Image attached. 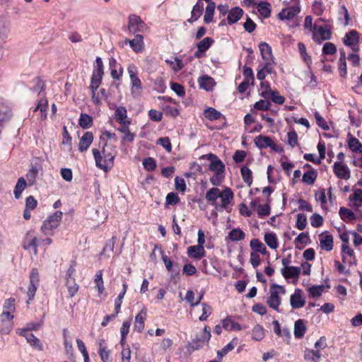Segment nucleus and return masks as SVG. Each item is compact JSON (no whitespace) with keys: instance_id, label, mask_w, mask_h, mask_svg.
Segmentation results:
<instances>
[{"instance_id":"f257e3e1","label":"nucleus","mask_w":362,"mask_h":362,"mask_svg":"<svg viewBox=\"0 0 362 362\" xmlns=\"http://www.w3.org/2000/svg\"><path fill=\"white\" fill-rule=\"evenodd\" d=\"M205 198L218 211L225 210L230 213L232 210L230 205L234 194L230 187H225L222 191L218 187H212L206 192Z\"/></svg>"},{"instance_id":"f03ea898","label":"nucleus","mask_w":362,"mask_h":362,"mask_svg":"<svg viewBox=\"0 0 362 362\" xmlns=\"http://www.w3.org/2000/svg\"><path fill=\"white\" fill-rule=\"evenodd\" d=\"M103 144L102 150L93 148L92 153L95 161V165L107 172L114 165V160L117 155L116 147L114 145L108 144L107 142Z\"/></svg>"},{"instance_id":"7ed1b4c3","label":"nucleus","mask_w":362,"mask_h":362,"mask_svg":"<svg viewBox=\"0 0 362 362\" xmlns=\"http://www.w3.org/2000/svg\"><path fill=\"white\" fill-rule=\"evenodd\" d=\"M62 216L63 213L61 211H57L49 215L42 223L40 228L41 232L45 235H52L54 230L59 226L62 220Z\"/></svg>"},{"instance_id":"20e7f679","label":"nucleus","mask_w":362,"mask_h":362,"mask_svg":"<svg viewBox=\"0 0 362 362\" xmlns=\"http://www.w3.org/2000/svg\"><path fill=\"white\" fill-rule=\"evenodd\" d=\"M269 293L270 295L267 300V305L269 308L279 312V306L281 303L280 295H284L286 293L284 286L273 284L270 286Z\"/></svg>"},{"instance_id":"39448f33","label":"nucleus","mask_w":362,"mask_h":362,"mask_svg":"<svg viewBox=\"0 0 362 362\" xmlns=\"http://www.w3.org/2000/svg\"><path fill=\"white\" fill-rule=\"evenodd\" d=\"M104 75V66L103 62L100 57H98L95 59V64L93 70L90 77V84L89 89L90 92L98 90V88L102 83L103 77Z\"/></svg>"},{"instance_id":"423d86ee","label":"nucleus","mask_w":362,"mask_h":362,"mask_svg":"<svg viewBox=\"0 0 362 362\" xmlns=\"http://www.w3.org/2000/svg\"><path fill=\"white\" fill-rule=\"evenodd\" d=\"M127 72L130 78L131 93L134 98L139 97L141 93L142 83L138 76V68L134 64L131 63L127 66Z\"/></svg>"},{"instance_id":"0eeeda50","label":"nucleus","mask_w":362,"mask_h":362,"mask_svg":"<svg viewBox=\"0 0 362 362\" xmlns=\"http://www.w3.org/2000/svg\"><path fill=\"white\" fill-rule=\"evenodd\" d=\"M254 142L255 146L259 149L269 148L272 151L279 153L284 152V148L280 145H277L269 136L258 135L255 138Z\"/></svg>"},{"instance_id":"6e6552de","label":"nucleus","mask_w":362,"mask_h":362,"mask_svg":"<svg viewBox=\"0 0 362 362\" xmlns=\"http://www.w3.org/2000/svg\"><path fill=\"white\" fill-rule=\"evenodd\" d=\"M332 37V31L328 25H314L313 30V40L317 44L329 40Z\"/></svg>"},{"instance_id":"1a4fd4ad","label":"nucleus","mask_w":362,"mask_h":362,"mask_svg":"<svg viewBox=\"0 0 362 362\" xmlns=\"http://www.w3.org/2000/svg\"><path fill=\"white\" fill-rule=\"evenodd\" d=\"M30 284L28 287L27 296L28 300L27 304L30 303V301L34 299L36 291L40 285V274L37 268H33L30 274Z\"/></svg>"},{"instance_id":"9d476101","label":"nucleus","mask_w":362,"mask_h":362,"mask_svg":"<svg viewBox=\"0 0 362 362\" xmlns=\"http://www.w3.org/2000/svg\"><path fill=\"white\" fill-rule=\"evenodd\" d=\"M211 338V329L209 326H205L203 332L197 335L195 339H192L190 343V346L193 350H198L203 347V346L208 343Z\"/></svg>"},{"instance_id":"9b49d317","label":"nucleus","mask_w":362,"mask_h":362,"mask_svg":"<svg viewBox=\"0 0 362 362\" xmlns=\"http://www.w3.org/2000/svg\"><path fill=\"white\" fill-rule=\"evenodd\" d=\"M13 315L8 313H2L0 315V332L8 334L12 330L13 326Z\"/></svg>"},{"instance_id":"f8f14e48","label":"nucleus","mask_w":362,"mask_h":362,"mask_svg":"<svg viewBox=\"0 0 362 362\" xmlns=\"http://www.w3.org/2000/svg\"><path fill=\"white\" fill-rule=\"evenodd\" d=\"M146 23L141 18L135 14H131L129 16L128 30L130 33H136L142 31L146 28Z\"/></svg>"},{"instance_id":"ddd939ff","label":"nucleus","mask_w":362,"mask_h":362,"mask_svg":"<svg viewBox=\"0 0 362 362\" xmlns=\"http://www.w3.org/2000/svg\"><path fill=\"white\" fill-rule=\"evenodd\" d=\"M333 171L339 179L348 180L350 178L351 173L348 166L341 162L337 161L334 163Z\"/></svg>"},{"instance_id":"4468645a","label":"nucleus","mask_w":362,"mask_h":362,"mask_svg":"<svg viewBox=\"0 0 362 362\" xmlns=\"http://www.w3.org/2000/svg\"><path fill=\"white\" fill-rule=\"evenodd\" d=\"M35 232L34 230H28L23 240V247L24 250H32L35 255L38 253L36 245H35Z\"/></svg>"},{"instance_id":"2eb2a0df","label":"nucleus","mask_w":362,"mask_h":362,"mask_svg":"<svg viewBox=\"0 0 362 362\" xmlns=\"http://www.w3.org/2000/svg\"><path fill=\"white\" fill-rule=\"evenodd\" d=\"M209 160H210L211 163L209 165V169L214 173H224L225 170V165L218 158L217 156L213 153H209L207 155Z\"/></svg>"},{"instance_id":"dca6fc26","label":"nucleus","mask_w":362,"mask_h":362,"mask_svg":"<svg viewBox=\"0 0 362 362\" xmlns=\"http://www.w3.org/2000/svg\"><path fill=\"white\" fill-rule=\"evenodd\" d=\"M93 138L91 132H86L79 140L78 151L82 153L86 151L93 143Z\"/></svg>"},{"instance_id":"f3484780","label":"nucleus","mask_w":362,"mask_h":362,"mask_svg":"<svg viewBox=\"0 0 362 362\" xmlns=\"http://www.w3.org/2000/svg\"><path fill=\"white\" fill-rule=\"evenodd\" d=\"M124 44H129L132 49L136 52L139 53L144 49V37L141 35H136L133 40L126 39L124 40Z\"/></svg>"},{"instance_id":"a211bd4d","label":"nucleus","mask_w":362,"mask_h":362,"mask_svg":"<svg viewBox=\"0 0 362 362\" xmlns=\"http://www.w3.org/2000/svg\"><path fill=\"white\" fill-rule=\"evenodd\" d=\"M147 316L146 308H143L136 315L134 324V329L139 333L143 332L144 329V323Z\"/></svg>"},{"instance_id":"6ab92c4d","label":"nucleus","mask_w":362,"mask_h":362,"mask_svg":"<svg viewBox=\"0 0 362 362\" xmlns=\"http://www.w3.org/2000/svg\"><path fill=\"white\" fill-rule=\"evenodd\" d=\"M341 252L343 254H346L349 257V258H347L344 255H342V261L344 264H347L349 265L356 264L354 251L349 247V244H342Z\"/></svg>"},{"instance_id":"aec40b11","label":"nucleus","mask_w":362,"mask_h":362,"mask_svg":"<svg viewBox=\"0 0 362 362\" xmlns=\"http://www.w3.org/2000/svg\"><path fill=\"white\" fill-rule=\"evenodd\" d=\"M301 290L297 288L294 293L291 296L290 303L292 308L298 309L303 308L305 304V300L301 295Z\"/></svg>"},{"instance_id":"412c9836","label":"nucleus","mask_w":362,"mask_h":362,"mask_svg":"<svg viewBox=\"0 0 362 362\" xmlns=\"http://www.w3.org/2000/svg\"><path fill=\"white\" fill-rule=\"evenodd\" d=\"M300 11L298 6H291L284 8L278 14L279 19L281 21L291 20L297 16Z\"/></svg>"},{"instance_id":"4be33fe9","label":"nucleus","mask_w":362,"mask_h":362,"mask_svg":"<svg viewBox=\"0 0 362 362\" xmlns=\"http://www.w3.org/2000/svg\"><path fill=\"white\" fill-rule=\"evenodd\" d=\"M343 42L346 46H355L359 43V33L355 30L346 33L343 38Z\"/></svg>"},{"instance_id":"5701e85b","label":"nucleus","mask_w":362,"mask_h":362,"mask_svg":"<svg viewBox=\"0 0 362 362\" xmlns=\"http://www.w3.org/2000/svg\"><path fill=\"white\" fill-rule=\"evenodd\" d=\"M243 13L244 11L241 8L238 6L233 7L228 11L227 17L228 23L232 25L237 23L243 17Z\"/></svg>"},{"instance_id":"b1692460","label":"nucleus","mask_w":362,"mask_h":362,"mask_svg":"<svg viewBox=\"0 0 362 362\" xmlns=\"http://www.w3.org/2000/svg\"><path fill=\"white\" fill-rule=\"evenodd\" d=\"M98 354L103 362H111L110 350L108 349L106 341L102 339L99 342Z\"/></svg>"},{"instance_id":"393cba45","label":"nucleus","mask_w":362,"mask_h":362,"mask_svg":"<svg viewBox=\"0 0 362 362\" xmlns=\"http://www.w3.org/2000/svg\"><path fill=\"white\" fill-rule=\"evenodd\" d=\"M259 48L264 61H273L272 47L268 43L265 42H260Z\"/></svg>"},{"instance_id":"a878e982","label":"nucleus","mask_w":362,"mask_h":362,"mask_svg":"<svg viewBox=\"0 0 362 362\" xmlns=\"http://www.w3.org/2000/svg\"><path fill=\"white\" fill-rule=\"evenodd\" d=\"M203 11L204 3L202 1V0H198L192 8L191 12V18L188 20V22L192 23L197 21L202 15Z\"/></svg>"},{"instance_id":"bb28decb","label":"nucleus","mask_w":362,"mask_h":362,"mask_svg":"<svg viewBox=\"0 0 362 362\" xmlns=\"http://www.w3.org/2000/svg\"><path fill=\"white\" fill-rule=\"evenodd\" d=\"M307 330L305 320L303 319H298L294 323V331L293 334L296 339H302Z\"/></svg>"},{"instance_id":"cd10ccee","label":"nucleus","mask_w":362,"mask_h":362,"mask_svg":"<svg viewBox=\"0 0 362 362\" xmlns=\"http://www.w3.org/2000/svg\"><path fill=\"white\" fill-rule=\"evenodd\" d=\"M281 274L286 279L299 277L300 274V268L294 266H290L288 268H282Z\"/></svg>"},{"instance_id":"c85d7f7f","label":"nucleus","mask_w":362,"mask_h":362,"mask_svg":"<svg viewBox=\"0 0 362 362\" xmlns=\"http://www.w3.org/2000/svg\"><path fill=\"white\" fill-rule=\"evenodd\" d=\"M322 354L319 350H313L305 349L304 351V359L308 362H319L321 359Z\"/></svg>"},{"instance_id":"c756f323","label":"nucleus","mask_w":362,"mask_h":362,"mask_svg":"<svg viewBox=\"0 0 362 362\" xmlns=\"http://www.w3.org/2000/svg\"><path fill=\"white\" fill-rule=\"evenodd\" d=\"M320 243L321 248L327 252L333 249V236L330 234L320 235Z\"/></svg>"},{"instance_id":"7c9ffc66","label":"nucleus","mask_w":362,"mask_h":362,"mask_svg":"<svg viewBox=\"0 0 362 362\" xmlns=\"http://www.w3.org/2000/svg\"><path fill=\"white\" fill-rule=\"evenodd\" d=\"M310 242L308 233H300L295 239L294 243L296 249L302 250Z\"/></svg>"},{"instance_id":"2f4dec72","label":"nucleus","mask_w":362,"mask_h":362,"mask_svg":"<svg viewBox=\"0 0 362 362\" xmlns=\"http://www.w3.org/2000/svg\"><path fill=\"white\" fill-rule=\"evenodd\" d=\"M264 240L271 249L275 250L279 247L278 238L274 232L266 233L264 235Z\"/></svg>"},{"instance_id":"473e14b6","label":"nucleus","mask_w":362,"mask_h":362,"mask_svg":"<svg viewBox=\"0 0 362 362\" xmlns=\"http://www.w3.org/2000/svg\"><path fill=\"white\" fill-rule=\"evenodd\" d=\"M115 119L119 123H124V122L131 120L127 117V110L124 106H119L115 111Z\"/></svg>"},{"instance_id":"72a5a7b5","label":"nucleus","mask_w":362,"mask_h":362,"mask_svg":"<svg viewBox=\"0 0 362 362\" xmlns=\"http://www.w3.org/2000/svg\"><path fill=\"white\" fill-rule=\"evenodd\" d=\"M222 324L223 327L227 331H240L242 329L240 325L233 321L230 317L223 319Z\"/></svg>"},{"instance_id":"f704fd0d","label":"nucleus","mask_w":362,"mask_h":362,"mask_svg":"<svg viewBox=\"0 0 362 362\" xmlns=\"http://www.w3.org/2000/svg\"><path fill=\"white\" fill-rule=\"evenodd\" d=\"M250 246L255 252H260L262 255H266L268 252L264 245L257 238L252 239L250 243Z\"/></svg>"},{"instance_id":"c9c22d12","label":"nucleus","mask_w":362,"mask_h":362,"mask_svg":"<svg viewBox=\"0 0 362 362\" xmlns=\"http://www.w3.org/2000/svg\"><path fill=\"white\" fill-rule=\"evenodd\" d=\"M204 248L199 247L197 245L189 246L187 248V255L189 257L194 259H200L205 255Z\"/></svg>"},{"instance_id":"e433bc0d","label":"nucleus","mask_w":362,"mask_h":362,"mask_svg":"<svg viewBox=\"0 0 362 362\" xmlns=\"http://www.w3.org/2000/svg\"><path fill=\"white\" fill-rule=\"evenodd\" d=\"M257 9L260 15L264 18L271 16V4L267 1H261L257 6Z\"/></svg>"},{"instance_id":"4c0bfd02","label":"nucleus","mask_w":362,"mask_h":362,"mask_svg":"<svg viewBox=\"0 0 362 362\" xmlns=\"http://www.w3.org/2000/svg\"><path fill=\"white\" fill-rule=\"evenodd\" d=\"M339 214L340 218L345 222L356 219V214L351 209L346 207H340Z\"/></svg>"},{"instance_id":"58836bf2","label":"nucleus","mask_w":362,"mask_h":362,"mask_svg":"<svg viewBox=\"0 0 362 362\" xmlns=\"http://www.w3.org/2000/svg\"><path fill=\"white\" fill-rule=\"evenodd\" d=\"M93 117L86 113H81L78 119V124L83 129H89L93 126Z\"/></svg>"},{"instance_id":"ea45409f","label":"nucleus","mask_w":362,"mask_h":362,"mask_svg":"<svg viewBox=\"0 0 362 362\" xmlns=\"http://www.w3.org/2000/svg\"><path fill=\"white\" fill-rule=\"evenodd\" d=\"M198 83L199 87L206 90H210L213 88L214 79L209 76H202L199 78Z\"/></svg>"},{"instance_id":"a19ab883","label":"nucleus","mask_w":362,"mask_h":362,"mask_svg":"<svg viewBox=\"0 0 362 362\" xmlns=\"http://www.w3.org/2000/svg\"><path fill=\"white\" fill-rule=\"evenodd\" d=\"M30 83L33 84V86L30 88V90L33 92L40 93L45 90V83L40 76L34 78Z\"/></svg>"},{"instance_id":"79ce46f5","label":"nucleus","mask_w":362,"mask_h":362,"mask_svg":"<svg viewBox=\"0 0 362 362\" xmlns=\"http://www.w3.org/2000/svg\"><path fill=\"white\" fill-rule=\"evenodd\" d=\"M238 344V339L233 338L228 344L223 346L221 350L218 351V356L221 358L226 356L229 351L235 349Z\"/></svg>"},{"instance_id":"37998d69","label":"nucleus","mask_w":362,"mask_h":362,"mask_svg":"<svg viewBox=\"0 0 362 362\" xmlns=\"http://www.w3.org/2000/svg\"><path fill=\"white\" fill-rule=\"evenodd\" d=\"M103 274V270H98L96 272V274L94 278V283L95 285V288H97L99 295H101L102 293H103V292L105 291Z\"/></svg>"},{"instance_id":"c03bdc74","label":"nucleus","mask_w":362,"mask_h":362,"mask_svg":"<svg viewBox=\"0 0 362 362\" xmlns=\"http://www.w3.org/2000/svg\"><path fill=\"white\" fill-rule=\"evenodd\" d=\"M265 337V329L264 327L257 324L252 330V338L255 341H261Z\"/></svg>"},{"instance_id":"a18cd8bd","label":"nucleus","mask_w":362,"mask_h":362,"mask_svg":"<svg viewBox=\"0 0 362 362\" xmlns=\"http://www.w3.org/2000/svg\"><path fill=\"white\" fill-rule=\"evenodd\" d=\"M349 200L354 205L360 207L362 206V189H354L353 194L349 196Z\"/></svg>"},{"instance_id":"49530a36","label":"nucleus","mask_w":362,"mask_h":362,"mask_svg":"<svg viewBox=\"0 0 362 362\" xmlns=\"http://www.w3.org/2000/svg\"><path fill=\"white\" fill-rule=\"evenodd\" d=\"M317 177V173L315 170L313 169L305 172L302 178V181L308 185H312L315 182Z\"/></svg>"},{"instance_id":"de8ad7c7","label":"nucleus","mask_w":362,"mask_h":362,"mask_svg":"<svg viewBox=\"0 0 362 362\" xmlns=\"http://www.w3.org/2000/svg\"><path fill=\"white\" fill-rule=\"evenodd\" d=\"M240 173L243 181L250 187L253 181L252 170L248 167L243 166L240 169Z\"/></svg>"},{"instance_id":"09e8293b","label":"nucleus","mask_w":362,"mask_h":362,"mask_svg":"<svg viewBox=\"0 0 362 362\" xmlns=\"http://www.w3.org/2000/svg\"><path fill=\"white\" fill-rule=\"evenodd\" d=\"M26 185L27 183L24 177H21L18 178L13 190V194L16 199H19L21 197V194L26 187Z\"/></svg>"},{"instance_id":"8fccbe9b","label":"nucleus","mask_w":362,"mask_h":362,"mask_svg":"<svg viewBox=\"0 0 362 362\" xmlns=\"http://www.w3.org/2000/svg\"><path fill=\"white\" fill-rule=\"evenodd\" d=\"M227 238L231 241H239L245 239V233L240 228H233L229 232Z\"/></svg>"},{"instance_id":"3c124183","label":"nucleus","mask_w":362,"mask_h":362,"mask_svg":"<svg viewBox=\"0 0 362 362\" xmlns=\"http://www.w3.org/2000/svg\"><path fill=\"white\" fill-rule=\"evenodd\" d=\"M216 8V4L215 2H209V4H207L205 14L204 16V21L206 23H209L212 22L213 17Z\"/></svg>"},{"instance_id":"603ef678","label":"nucleus","mask_w":362,"mask_h":362,"mask_svg":"<svg viewBox=\"0 0 362 362\" xmlns=\"http://www.w3.org/2000/svg\"><path fill=\"white\" fill-rule=\"evenodd\" d=\"M66 287L67 288L69 298H73L78 291L79 286L76 282V279H69L66 281Z\"/></svg>"},{"instance_id":"864d4df0","label":"nucleus","mask_w":362,"mask_h":362,"mask_svg":"<svg viewBox=\"0 0 362 362\" xmlns=\"http://www.w3.org/2000/svg\"><path fill=\"white\" fill-rule=\"evenodd\" d=\"M298 51L300 57L305 63L309 66L312 64L311 57L307 53L306 47L304 43L298 42Z\"/></svg>"},{"instance_id":"5fc2aeb1","label":"nucleus","mask_w":362,"mask_h":362,"mask_svg":"<svg viewBox=\"0 0 362 362\" xmlns=\"http://www.w3.org/2000/svg\"><path fill=\"white\" fill-rule=\"evenodd\" d=\"M3 312L2 313H8L10 315H13V313L16 311V300L14 298H9L6 299L3 304Z\"/></svg>"},{"instance_id":"6e6d98bb","label":"nucleus","mask_w":362,"mask_h":362,"mask_svg":"<svg viewBox=\"0 0 362 362\" xmlns=\"http://www.w3.org/2000/svg\"><path fill=\"white\" fill-rule=\"evenodd\" d=\"M39 173L38 168L36 165H33L29 169L25 176L28 181L29 185H33L35 183L36 178Z\"/></svg>"},{"instance_id":"4d7b16f0","label":"nucleus","mask_w":362,"mask_h":362,"mask_svg":"<svg viewBox=\"0 0 362 362\" xmlns=\"http://www.w3.org/2000/svg\"><path fill=\"white\" fill-rule=\"evenodd\" d=\"M205 117L209 120H217L220 119L222 116V114L216 110L214 107H208L204 110V113Z\"/></svg>"},{"instance_id":"13d9d810","label":"nucleus","mask_w":362,"mask_h":362,"mask_svg":"<svg viewBox=\"0 0 362 362\" xmlns=\"http://www.w3.org/2000/svg\"><path fill=\"white\" fill-rule=\"evenodd\" d=\"M214 42V40L211 37H206L198 42L197 47L199 52H205L210 48Z\"/></svg>"},{"instance_id":"bf43d9fd","label":"nucleus","mask_w":362,"mask_h":362,"mask_svg":"<svg viewBox=\"0 0 362 362\" xmlns=\"http://www.w3.org/2000/svg\"><path fill=\"white\" fill-rule=\"evenodd\" d=\"M337 49L336 45L330 42H327L323 45L322 49V54L325 55H334L337 53Z\"/></svg>"},{"instance_id":"052dcab7","label":"nucleus","mask_w":362,"mask_h":362,"mask_svg":"<svg viewBox=\"0 0 362 362\" xmlns=\"http://www.w3.org/2000/svg\"><path fill=\"white\" fill-rule=\"evenodd\" d=\"M349 148L353 151L356 153H361L362 152V144L360 141L355 138L351 137L349 139L348 141Z\"/></svg>"},{"instance_id":"680f3d73","label":"nucleus","mask_w":362,"mask_h":362,"mask_svg":"<svg viewBox=\"0 0 362 362\" xmlns=\"http://www.w3.org/2000/svg\"><path fill=\"white\" fill-rule=\"evenodd\" d=\"M8 28L3 22H0V59L2 57V45L8 35Z\"/></svg>"},{"instance_id":"e2e57ef3","label":"nucleus","mask_w":362,"mask_h":362,"mask_svg":"<svg viewBox=\"0 0 362 362\" xmlns=\"http://www.w3.org/2000/svg\"><path fill=\"white\" fill-rule=\"evenodd\" d=\"M257 213L259 218H264L265 216H268L271 213V207L269 204H259L257 209Z\"/></svg>"},{"instance_id":"0e129e2a","label":"nucleus","mask_w":362,"mask_h":362,"mask_svg":"<svg viewBox=\"0 0 362 362\" xmlns=\"http://www.w3.org/2000/svg\"><path fill=\"white\" fill-rule=\"evenodd\" d=\"M142 163L144 169L148 172L153 171L157 166L156 160L151 157L144 158Z\"/></svg>"},{"instance_id":"69168bd1","label":"nucleus","mask_w":362,"mask_h":362,"mask_svg":"<svg viewBox=\"0 0 362 362\" xmlns=\"http://www.w3.org/2000/svg\"><path fill=\"white\" fill-rule=\"evenodd\" d=\"M29 337L30 338L28 339L27 342L29 343L30 346L39 351L43 350V344L37 337H36L33 334L31 336H29Z\"/></svg>"},{"instance_id":"338daca9","label":"nucleus","mask_w":362,"mask_h":362,"mask_svg":"<svg viewBox=\"0 0 362 362\" xmlns=\"http://www.w3.org/2000/svg\"><path fill=\"white\" fill-rule=\"evenodd\" d=\"M307 223H308L307 218L304 214H298L297 215L296 227L298 229H299L300 230H304L307 226Z\"/></svg>"},{"instance_id":"774afa93","label":"nucleus","mask_w":362,"mask_h":362,"mask_svg":"<svg viewBox=\"0 0 362 362\" xmlns=\"http://www.w3.org/2000/svg\"><path fill=\"white\" fill-rule=\"evenodd\" d=\"M287 139H288V141H287L288 144L291 148H293L296 146L298 145V134L294 130L290 131L287 133Z\"/></svg>"}]
</instances>
